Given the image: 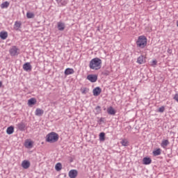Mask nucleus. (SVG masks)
Segmentation results:
<instances>
[{"instance_id":"nucleus-1","label":"nucleus","mask_w":178,"mask_h":178,"mask_svg":"<svg viewBox=\"0 0 178 178\" xmlns=\"http://www.w3.org/2000/svg\"><path fill=\"white\" fill-rule=\"evenodd\" d=\"M101 65H102V60L99 58H95L90 61L89 67L92 70H99Z\"/></svg>"},{"instance_id":"nucleus-2","label":"nucleus","mask_w":178,"mask_h":178,"mask_svg":"<svg viewBox=\"0 0 178 178\" xmlns=\"http://www.w3.org/2000/svg\"><path fill=\"white\" fill-rule=\"evenodd\" d=\"M147 39L145 36L140 35L136 41V45H138L139 48H145V47H147Z\"/></svg>"},{"instance_id":"nucleus-3","label":"nucleus","mask_w":178,"mask_h":178,"mask_svg":"<svg viewBox=\"0 0 178 178\" xmlns=\"http://www.w3.org/2000/svg\"><path fill=\"white\" fill-rule=\"evenodd\" d=\"M59 140V136L58 134H48L46 137V141L47 143H56Z\"/></svg>"},{"instance_id":"nucleus-4","label":"nucleus","mask_w":178,"mask_h":178,"mask_svg":"<svg viewBox=\"0 0 178 178\" xmlns=\"http://www.w3.org/2000/svg\"><path fill=\"white\" fill-rule=\"evenodd\" d=\"M19 49L16 46H13L10 49V54L11 56H17L19 55Z\"/></svg>"},{"instance_id":"nucleus-5","label":"nucleus","mask_w":178,"mask_h":178,"mask_svg":"<svg viewBox=\"0 0 178 178\" xmlns=\"http://www.w3.org/2000/svg\"><path fill=\"white\" fill-rule=\"evenodd\" d=\"M87 79L89 80L91 83H95L98 80V76L95 74H89L87 76Z\"/></svg>"},{"instance_id":"nucleus-6","label":"nucleus","mask_w":178,"mask_h":178,"mask_svg":"<svg viewBox=\"0 0 178 178\" xmlns=\"http://www.w3.org/2000/svg\"><path fill=\"white\" fill-rule=\"evenodd\" d=\"M77 175H79V172L76 170H71L68 173V176L70 178H76L77 177Z\"/></svg>"},{"instance_id":"nucleus-7","label":"nucleus","mask_w":178,"mask_h":178,"mask_svg":"<svg viewBox=\"0 0 178 178\" xmlns=\"http://www.w3.org/2000/svg\"><path fill=\"white\" fill-rule=\"evenodd\" d=\"M102 92V89H101V88L99 87H96L95 89H93V95L95 97H98V95H99V94H101V92Z\"/></svg>"},{"instance_id":"nucleus-8","label":"nucleus","mask_w":178,"mask_h":178,"mask_svg":"<svg viewBox=\"0 0 178 178\" xmlns=\"http://www.w3.org/2000/svg\"><path fill=\"white\" fill-rule=\"evenodd\" d=\"M23 69L26 72H31L32 67H31V65L30 64V63H24L23 65Z\"/></svg>"},{"instance_id":"nucleus-9","label":"nucleus","mask_w":178,"mask_h":178,"mask_svg":"<svg viewBox=\"0 0 178 178\" xmlns=\"http://www.w3.org/2000/svg\"><path fill=\"white\" fill-rule=\"evenodd\" d=\"M22 167L24 169H29L30 168V161L27 160H24L22 163Z\"/></svg>"},{"instance_id":"nucleus-10","label":"nucleus","mask_w":178,"mask_h":178,"mask_svg":"<svg viewBox=\"0 0 178 178\" xmlns=\"http://www.w3.org/2000/svg\"><path fill=\"white\" fill-rule=\"evenodd\" d=\"M152 162V160L149 157H145L143 159V165H149Z\"/></svg>"},{"instance_id":"nucleus-11","label":"nucleus","mask_w":178,"mask_h":178,"mask_svg":"<svg viewBox=\"0 0 178 178\" xmlns=\"http://www.w3.org/2000/svg\"><path fill=\"white\" fill-rule=\"evenodd\" d=\"M37 104V99L35 98H31L28 101V105L31 106L32 105H35Z\"/></svg>"},{"instance_id":"nucleus-12","label":"nucleus","mask_w":178,"mask_h":178,"mask_svg":"<svg viewBox=\"0 0 178 178\" xmlns=\"http://www.w3.org/2000/svg\"><path fill=\"white\" fill-rule=\"evenodd\" d=\"M25 147L26 148H33V141L27 139L26 141H25Z\"/></svg>"},{"instance_id":"nucleus-13","label":"nucleus","mask_w":178,"mask_h":178,"mask_svg":"<svg viewBox=\"0 0 178 178\" xmlns=\"http://www.w3.org/2000/svg\"><path fill=\"white\" fill-rule=\"evenodd\" d=\"M58 6H66L67 1L66 0H58L56 1Z\"/></svg>"},{"instance_id":"nucleus-14","label":"nucleus","mask_w":178,"mask_h":178,"mask_svg":"<svg viewBox=\"0 0 178 178\" xmlns=\"http://www.w3.org/2000/svg\"><path fill=\"white\" fill-rule=\"evenodd\" d=\"M0 38H1V40H6L8 38V32L6 31L0 32Z\"/></svg>"},{"instance_id":"nucleus-15","label":"nucleus","mask_w":178,"mask_h":178,"mask_svg":"<svg viewBox=\"0 0 178 178\" xmlns=\"http://www.w3.org/2000/svg\"><path fill=\"white\" fill-rule=\"evenodd\" d=\"M73 73H74V70H73L72 68H67L65 70V76H69V74H73Z\"/></svg>"},{"instance_id":"nucleus-16","label":"nucleus","mask_w":178,"mask_h":178,"mask_svg":"<svg viewBox=\"0 0 178 178\" xmlns=\"http://www.w3.org/2000/svg\"><path fill=\"white\" fill-rule=\"evenodd\" d=\"M36 116H42L44 115V110L40 108H37L35 112Z\"/></svg>"},{"instance_id":"nucleus-17","label":"nucleus","mask_w":178,"mask_h":178,"mask_svg":"<svg viewBox=\"0 0 178 178\" xmlns=\"http://www.w3.org/2000/svg\"><path fill=\"white\" fill-rule=\"evenodd\" d=\"M58 29L59 31H63L65 30V23L58 22Z\"/></svg>"},{"instance_id":"nucleus-18","label":"nucleus","mask_w":178,"mask_h":178,"mask_svg":"<svg viewBox=\"0 0 178 178\" xmlns=\"http://www.w3.org/2000/svg\"><path fill=\"white\" fill-rule=\"evenodd\" d=\"M13 131H15V127L13 126H10L7 128V130H6L7 134H13Z\"/></svg>"},{"instance_id":"nucleus-19","label":"nucleus","mask_w":178,"mask_h":178,"mask_svg":"<svg viewBox=\"0 0 178 178\" xmlns=\"http://www.w3.org/2000/svg\"><path fill=\"white\" fill-rule=\"evenodd\" d=\"M20 27H22V22H15V24H14V29L15 30H16L17 31V30H19V29H20Z\"/></svg>"},{"instance_id":"nucleus-20","label":"nucleus","mask_w":178,"mask_h":178,"mask_svg":"<svg viewBox=\"0 0 178 178\" xmlns=\"http://www.w3.org/2000/svg\"><path fill=\"white\" fill-rule=\"evenodd\" d=\"M17 127L19 130H21L22 131H23V130L26 129V124L24 122H20L17 124Z\"/></svg>"},{"instance_id":"nucleus-21","label":"nucleus","mask_w":178,"mask_h":178,"mask_svg":"<svg viewBox=\"0 0 178 178\" xmlns=\"http://www.w3.org/2000/svg\"><path fill=\"white\" fill-rule=\"evenodd\" d=\"M107 112L108 115H115L116 111H115V109H113V107H110L107 109Z\"/></svg>"},{"instance_id":"nucleus-22","label":"nucleus","mask_w":178,"mask_h":178,"mask_svg":"<svg viewBox=\"0 0 178 178\" xmlns=\"http://www.w3.org/2000/svg\"><path fill=\"white\" fill-rule=\"evenodd\" d=\"M120 143L122 144V147H128L129 145V140L126 138L122 139Z\"/></svg>"},{"instance_id":"nucleus-23","label":"nucleus","mask_w":178,"mask_h":178,"mask_svg":"<svg viewBox=\"0 0 178 178\" xmlns=\"http://www.w3.org/2000/svg\"><path fill=\"white\" fill-rule=\"evenodd\" d=\"M170 143L168 140H164L162 141L161 143V147H163V148H165L166 147H168V145H169Z\"/></svg>"},{"instance_id":"nucleus-24","label":"nucleus","mask_w":178,"mask_h":178,"mask_svg":"<svg viewBox=\"0 0 178 178\" xmlns=\"http://www.w3.org/2000/svg\"><path fill=\"white\" fill-rule=\"evenodd\" d=\"M55 169L56 170H57V172H59V170H62V163H56L55 166Z\"/></svg>"},{"instance_id":"nucleus-25","label":"nucleus","mask_w":178,"mask_h":178,"mask_svg":"<svg viewBox=\"0 0 178 178\" xmlns=\"http://www.w3.org/2000/svg\"><path fill=\"white\" fill-rule=\"evenodd\" d=\"M9 7V3L8 1H5L1 4V9H5Z\"/></svg>"},{"instance_id":"nucleus-26","label":"nucleus","mask_w":178,"mask_h":178,"mask_svg":"<svg viewBox=\"0 0 178 178\" xmlns=\"http://www.w3.org/2000/svg\"><path fill=\"white\" fill-rule=\"evenodd\" d=\"M137 62L139 65H143V63H144V57L143 56H139L137 59Z\"/></svg>"},{"instance_id":"nucleus-27","label":"nucleus","mask_w":178,"mask_h":178,"mask_svg":"<svg viewBox=\"0 0 178 178\" xmlns=\"http://www.w3.org/2000/svg\"><path fill=\"white\" fill-rule=\"evenodd\" d=\"M81 91L82 94H87V92H88V91H90V89L88 88H81Z\"/></svg>"},{"instance_id":"nucleus-28","label":"nucleus","mask_w":178,"mask_h":178,"mask_svg":"<svg viewBox=\"0 0 178 178\" xmlns=\"http://www.w3.org/2000/svg\"><path fill=\"white\" fill-rule=\"evenodd\" d=\"M153 155L154 156H158V155H161V149H157L153 152Z\"/></svg>"},{"instance_id":"nucleus-29","label":"nucleus","mask_w":178,"mask_h":178,"mask_svg":"<svg viewBox=\"0 0 178 178\" xmlns=\"http://www.w3.org/2000/svg\"><path fill=\"white\" fill-rule=\"evenodd\" d=\"M26 17L28 19H34V13H26Z\"/></svg>"},{"instance_id":"nucleus-30","label":"nucleus","mask_w":178,"mask_h":178,"mask_svg":"<svg viewBox=\"0 0 178 178\" xmlns=\"http://www.w3.org/2000/svg\"><path fill=\"white\" fill-rule=\"evenodd\" d=\"M158 112H160V113H163V112H165V106H162L160 107L158 110Z\"/></svg>"},{"instance_id":"nucleus-31","label":"nucleus","mask_w":178,"mask_h":178,"mask_svg":"<svg viewBox=\"0 0 178 178\" xmlns=\"http://www.w3.org/2000/svg\"><path fill=\"white\" fill-rule=\"evenodd\" d=\"M99 141H105V134H99Z\"/></svg>"},{"instance_id":"nucleus-32","label":"nucleus","mask_w":178,"mask_h":178,"mask_svg":"<svg viewBox=\"0 0 178 178\" xmlns=\"http://www.w3.org/2000/svg\"><path fill=\"white\" fill-rule=\"evenodd\" d=\"M95 111H96V113L99 114L101 112V106H96Z\"/></svg>"},{"instance_id":"nucleus-33","label":"nucleus","mask_w":178,"mask_h":178,"mask_svg":"<svg viewBox=\"0 0 178 178\" xmlns=\"http://www.w3.org/2000/svg\"><path fill=\"white\" fill-rule=\"evenodd\" d=\"M104 122H105V118H101L99 119V120L98 121V124H102L104 123Z\"/></svg>"},{"instance_id":"nucleus-34","label":"nucleus","mask_w":178,"mask_h":178,"mask_svg":"<svg viewBox=\"0 0 178 178\" xmlns=\"http://www.w3.org/2000/svg\"><path fill=\"white\" fill-rule=\"evenodd\" d=\"M174 99H175V101H177V102H178V94H176L174 97Z\"/></svg>"},{"instance_id":"nucleus-35","label":"nucleus","mask_w":178,"mask_h":178,"mask_svg":"<svg viewBox=\"0 0 178 178\" xmlns=\"http://www.w3.org/2000/svg\"><path fill=\"white\" fill-rule=\"evenodd\" d=\"M156 63H157L156 60H153L152 61V65H156Z\"/></svg>"},{"instance_id":"nucleus-36","label":"nucleus","mask_w":178,"mask_h":178,"mask_svg":"<svg viewBox=\"0 0 178 178\" xmlns=\"http://www.w3.org/2000/svg\"><path fill=\"white\" fill-rule=\"evenodd\" d=\"M49 134H56L55 132H50Z\"/></svg>"},{"instance_id":"nucleus-37","label":"nucleus","mask_w":178,"mask_h":178,"mask_svg":"<svg viewBox=\"0 0 178 178\" xmlns=\"http://www.w3.org/2000/svg\"><path fill=\"white\" fill-rule=\"evenodd\" d=\"M2 87V81H0V88Z\"/></svg>"},{"instance_id":"nucleus-38","label":"nucleus","mask_w":178,"mask_h":178,"mask_svg":"<svg viewBox=\"0 0 178 178\" xmlns=\"http://www.w3.org/2000/svg\"><path fill=\"white\" fill-rule=\"evenodd\" d=\"M99 134H105V133H104V132H101Z\"/></svg>"},{"instance_id":"nucleus-39","label":"nucleus","mask_w":178,"mask_h":178,"mask_svg":"<svg viewBox=\"0 0 178 178\" xmlns=\"http://www.w3.org/2000/svg\"><path fill=\"white\" fill-rule=\"evenodd\" d=\"M177 26L178 27V21H177Z\"/></svg>"},{"instance_id":"nucleus-40","label":"nucleus","mask_w":178,"mask_h":178,"mask_svg":"<svg viewBox=\"0 0 178 178\" xmlns=\"http://www.w3.org/2000/svg\"><path fill=\"white\" fill-rule=\"evenodd\" d=\"M56 1H59V0H56Z\"/></svg>"}]
</instances>
